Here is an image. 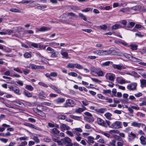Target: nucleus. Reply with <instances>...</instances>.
Returning a JSON list of instances; mask_svg holds the SVG:
<instances>
[{"label":"nucleus","mask_w":146,"mask_h":146,"mask_svg":"<svg viewBox=\"0 0 146 146\" xmlns=\"http://www.w3.org/2000/svg\"><path fill=\"white\" fill-rule=\"evenodd\" d=\"M35 1H31V0H25L24 1H21L20 2H19L17 3H21L23 4H24L25 3H34Z\"/></svg>","instance_id":"25"},{"label":"nucleus","mask_w":146,"mask_h":146,"mask_svg":"<svg viewBox=\"0 0 146 146\" xmlns=\"http://www.w3.org/2000/svg\"><path fill=\"white\" fill-rule=\"evenodd\" d=\"M49 45L51 46H58L59 45V43L55 42H51L49 43Z\"/></svg>","instance_id":"42"},{"label":"nucleus","mask_w":146,"mask_h":146,"mask_svg":"<svg viewBox=\"0 0 146 146\" xmlns=\"http://www.w3.org/2000/svg\"><path fill=\"white\" fill-rule=\"evenodd\" d=\"M36 55L40 59H42V58H44V57L42 56H41L40 54L39 53H36Z\"/></svg>","instance_id":"58"},{"label":"nucleus","mask_w":146,"mask_h":146,"mask_svg":"<svg viewBox=\"0 0 146 146\" xmlns=\"http://www.w3.org/2000/svg\"><path fill=\"white\" fill-rule=\"evenodd\" d=\"M141 143L145 145L146 144V141L145 140V137L143 136H141L140 138Z\"/></svg>","instance_id":"26"},{"label":"nucleus","mask_w":146,"mask_h":146,"mask_svg":"<svg viewBox=\"0 0 146 146\" xmlns=\"http://www.w3.org/2000/svg\"><path fill=\"white\" fill-rule=\"evenodd\" d=\"M121 122L119 121H116L111 125V128L114 129L121 128Z\"/></svg>","instance_id":"5"},{"label":"nucleus","mask_w":146,"mask_h":146,"mask_svg":"<svg viewBox=\"0 0 146 146\" xmlns=\"http://www.w3.org/2000/svg\"><path fill=\"white\" fill-rule=\"evenodd\" d=\"M25 88L30 91H32L34 89L31 86L28 85L26 86Z\"/></svg>","instance_id":"37"},{"label":"nucleus","mask_w":146,"mask_h":146,"mask_svg":"<svg viewBox=\"0 0 146 146\" xmlns=\"http://www.w3.org/2000/svg\"><path fill=\"white\" fill-rule=\"evenodd\" d=\"M86 110V108L84 107H83L82 108H78L75 110V112L77 113H81V112L83 111Z\"/></svg>","instance_id":"13"},{"label":"nucleus","mask_w":146,"mask_h":146,"mask_svg":"<svg viewBox=\"0 0 146 146\" xmlns=\"http://www.w3.org/2000/svg\"><path fill=\"white\" fill-rule=\"evenodd\" d=\"M24 56L26 58H31V55L29 53L26 52L24 54Z\"/></svg>","instance_id":"47"},{"label":"nucleus","mask_w":146,"mask_h":146,"mask_svg":"<svg viewBox=\"0 0 146 146\" xmlns=\"http://www.w3.org/2000/svg\"><path fill=\"white\" fill-rule=\"evenodd\" d=\"M66 133L70 136L73 137L74 136L73 133L71 131H67L66 132Z\"/></svg>","instance_id":"49"},{"label":"nucleus","mask_w":146,"mask_h":146,"mask_svg":"<svg viewBox=\"0 0 146 146\" xmlns=\"http://www.w3.org/2000/svg\"><path fill=\"white\" fill-rule=\"evenodd\" d=\"M110 133H118L119 132V131L116 130H111L110 131Z\"/></svg>","instance_id":"54"},{"label":"nucleus","mask_w":146,"mask_h":146,"mask_svg":"<svg viewBox=\"0 0 146 146\" xmlns=\"http://www.w3.org/2000/svg\"><path fill=\"white\" fill-rule=\"evenodd\" d=\"M116 141L115 140H113L110 142L109 146H115Z\"/></svg>","instance_id":"43"},{"label":"nucleus","mask_w":146,"mask_h":146,"mask_svg":"<svg viewBox=\"0 0 146 146\" xmlns=\"http://www.w3.org/2000/svg\"><path fill=\"white\" fill-rule=\"evenodd\" d=\"M67 15L70 19H71L72 17L76 18L77 17L76 15L73 12L68 13H67Z\"/></svg>","instance_id":"16"},{"label":"nucleus","mask_w":146,"mask_h":146,"mask_svg":"<svg viewBox=\"0 0 146 146\" xmlns=\"http://www.w3.org/2000/svg\"><path fill=\"white\" fill-rule=\"evenodd\" d=\"M19 139L20 141L27 140L28 139V137L26 136L21 137L19 138Z\"/></svg>","instance_id":"51"},{"label":"nucleus","mask_w":146,"mask_h":146,"mask_svg":"<svg viewBox=\"0 0 146 146\" xmlns=\"http://www.w3.org/2000/svg\"><path fill=\"white\" fill-rule=\"evenodd\" d=\"M49 86L52 89L56 91L57 93L59 94L61 93L60 90L55 86L50 85Z\"/></svg>","instance_id":"18"},{"label":"nucleus","mask_w":146,"mask_h":146,"mask_svg":"<svg viewBox=\"0 0 146 146\" xmlns=\"http://www.w3.org/2000/svg\"><path fill=\"white\" fill-rule=\"evenodd\" d=\"M98 96L99 98L102 100L105 99V97L101 94H99L98 95Z\"/></svg>","instance_id":"63"},{"label":"nucleus","mask_w":146,"mask_h":146,"mask_svg":"<svg viewBox=\"0 0 146 146\" xmlns=\"http://www.w3.org/2000/svg\"><path fill=\"white\" fill-rule=\"evenodd\" d=\"M66 67L69 68H74L75 67V64L69 63L66 66Z\"/></svg>","instance_id":"34"},{"label":"nucleus","mask_w":146,"mask_h":146,"mask_svg":"<svg viewBox=\"0 0 146 146\" xmlns=\"http://www.w3.org/2000/svg\"><path fill=\"white\" fill-rule=\"evenodd\" d=\"M131 125L135 127H137L139 128L140 127L141 125L142 126H144L145 125L144 124L139 123L135 122H132L131 123Z\"/></svg>","instance_id":"10"},{"label":"nucleus","mask_w":146,"mask_h":146,"mask_svg":"<svg viewBox=\"0 0 146 146\" xmlns=\"http://www.w3.org/2000/svg\"><path fill=\"white\" fill-rule=\"evenodd\" d=\"M112 66L114 68L119 70L126 68V67L123 64H116L113 63Z\"/></svg>","instance_id":"8"},{"label":"nucleus","mask_w":146,"mask_h":146,"mask_svg":"<svg viewBox=\"0 0 146 146\" xmlns=\"http://www.w3.org/2000/svg\"><path fill=\"white\" fill-rule=\"evenodd\" d=\"M100 133L102 134L105 136H106L107 137H109L110 136V135L109 133H106L103 131H101Z\"/></svg>","instance_id":"53"},{"label":"nucleus","mask_w":146,"mask_h":146,"mask_svg":"<svg viewBox=\"0 0 146 146\" xmlns=\"http://www.w3.org/2000/svg\"><path fill=\"white\" fill-rule=\"evenodd\" d=\"M121 142H117V144L118 146H123V140H121Z\"/></svg>","instance_id":"64"},{"label":"nucleus","mask_w":146,"mask_h":146,"mask_svg":"<svg viewBox=\"0 0 146 146\" xmlns=\"http://www.w3.org/2000/svg\"><path fill=\"white\" fill-rule=\"evenodd\" d=\"M60 53L62 56V58H67L68 56V53L66 52H61Z\"/></svg>","instance_id":"28"},{"label":"nucleus","mask_w":146,"mask_h":146,"mask_svg":"<svg viewBox=\"0 0 146 146\" xmlns=\"http://www.w3.org/2000/svg\"><path fill=\"white\" fill-rule=\"evenodd\" d=\"M128 139L129 141H130L134 139L136 137V135L135 134L133 133L132 132H131L130 134H128Z\"/></svg>","instance_id":"11"},{"label":"nucleus","mask_w":146,"mask_h":146,"mask_svg":"<svg viewBox=\"0 0 146 146\" xmlns=\"http://www.w3.org/2000/svg\"><path fill=\"white\" fill-rule=\"evenodd\" d=\"M128 47H130L132 50H136L137 49L138 46L135 44H131Z\"/></svg>","instance_id":"19"},{"label":"nucleus","mask_w":146,"mask_h":146,"mask_svg":"<svg viewBox=\"0 0 146 146\" xmlns=\"http://www.w3.org/2000/svg\"><path fill=\"white\" fill-rule=\"evenodd\" d=\"M112 96L116 97V94L117 93L116 90L115 89L113 88V89L112 91Z\"/></svg>","instance_id":"48"},{"label":"nucleus","mask_w":146,"mask_h":146,"mask_svg":"<svg viewBox=\"0 0 146 146\" xmlns=\"http://www.w3.org/2000/svg\"><path fill=\"white\" fill-rule=\"evenodd\" d=\"M95 73L97 74L98 76H104L103 72L100 68L97 69Z\"/></svg>","instance_id":"14"},{"label":"nucleus","mask_w":146,"mask_h":146,"mask_svg":"<svg viewBox=\"0 0 146 146\" xmlns=\"http://www.w3.org/2000/svg\"><path fill=\"white\" fill-rule=\"evenodd\" d=\"M60 128L61 129L64 130H68L70 129V128L69 126L64 124H62L60 125Z\"/></svg>","instance_id":"12"},{"label":"nucleus","mask_w":146,"mask_h":146,"mask_svg":"<svg viewBox=\"0 0 146 146\" xmlns=\"http://www.w3.org/2000/svg\"><path fill=\"white\" fill-rule=\"evenodd\" d=\"M75 67L78 69H82L83 68V66L78 64H75Z\"/></svg>","instance_id":"39"},{"label":"nucleus","mask_w":146,"mask_h":146,"mask_svg":"<svg viewBox=\"0 0 146 146\" xmlns=\"http://www.w3.org/2000/svg\"><path fill=\"white\" fill-rule=\"evenodd\" d=\"M42 107L40 106H38L37 107L36 109L35 110V112L37 113H38L39 112L42 111L40 110V108Z\"/></svg>","instance_id":"40"},{"label":"nucleus","mask_w":146,"mask_h":146,"mask_svg":"<svg viewBox=\"0 0 146 146\" xmlns=\"http://www.w3.org/2000/svg\"><path fill=\"white\" fill-rule=\"evenodd\" d=\"M106 111V109L105 108H101L100 109L98 110V112L101 113H104L105 111Z\"/></svg>","instance_id":"57"},{"label":"nucleus","mask_w":146,"mask_h":146,"mask_svg":"<svg viewBox=\"0 0 146 146\" xmlns=\"http://www.w3.org/2000/svg\"><path fill=\"white\" fill-rule=\"evenodd\" d=\"M137 85V84L136 83H131L127 86V88L129 90H136Z\"/></svg>","instance_id":"3"},{"label":"nucleus","mask_w":146,"mask_h":146,"mask_svg":"<svg viewBox=\"0 0 146 146\" xmlns=\"http://www.w3.org/2000/svg\"><path fill=\"white\" fill-rule=\"evenodd\" d=\"M25 125L26 126H28L30 127L37 129V127L35 126L34 125H33L31 123H25Z\"/></svg>","instance_id":"24"},{"label":"nucleus","mask_w":146,"mask_h":146,"mask_svg":"<svg viewBox=\"0 0 146 146\" xmlns=\"http://www.w3.org/2000/svg\"><path fill=\"white\" fill-rule=\"evenodd\" d=\"M118 82L121 84H124L125 83V80L124 79H121Z\"/></svg>","instance_id":"62"},{"label":"nucleus","mask_w":146,"mask_h":146,"mask_svg":"<svg viewBox=\"0 0 146 146\" xmlns=\"http://www.w3.org/2000/svg\"><path fill=\"white\" fill-rule=\"evenodd\" d=\"M60 131L57 129L56 128H53L52 131H51L50 133L53 135H57L59 133Z\"/></svg>","instance_id":"15"},{"label":"nucleus","mask_w":146,"mask_h":146,"mask_svg":"<svg viewBox=\"0 0 146 146\" xmlns=\"http://www.w3.org/2000/svg\"><path fill=\"white\" fill-rule=\"evenodd\" d=\"M65 101V99L64 98H58L56 100V102L57 103H62Z\"/></svg>","instance_id":"22"},{"label":"nucleus","mask_w":146,"mask_h":146,"mask_svg":"<svg viewBox=\"0 0 146 146\" xmlns=\"http://www.w3.org/2000/svg\"><path fill=\"white\" fill-rule=\"evenodd\" d=\"M14 92L16 94H18V95H20V93H19L20 91L19 89L18 88H17L15 89L14 91Z\"/></svg>","instance_id":"56"},{"label":"nucleus","mask_w":146,"mask_h":146,"mask_svg":"<svg viewBox=\"0 0 146 146\" xmlns=\"http://www.w3.org/2000/svg\"><path fill=\"white\" fill-rule=\"evenodd\" d=\"M70 117L71 118L76 120H79L80 119H81V117L80 116H78L73 115H71Z\"/></svg>","instance_id":"35"},{"label":"nucleus","mask_w":146,"mask_h":146,"mask_svg":"<svg viewBox=\"0 0 146 146\" xmlns=\"http://www.w3.org/2000/svg\"><path fill=\"white\" fill-rule=\"evenodd\" d=\"M68 75L71 76L73 77H76L77 76V74L75 72H71L68 74Z\"/></svg>","instance_id":"46"},{"label":"nucleus","mask_w":146,"mask_h":146,"mask_svg":"<svg viewBox=\"0 0 146 146\" xmlns=\"http://www.w3.org/2000/svg\"><path fill=\"white\" fill-rule=\"evenodd\" d=\"M23 94L26 96L28 97H30L32 96V94L28 91L25 90L23 92Z\"/></svg>","instance_id":"23"},{"label":"nucleus","mask_w":146,"mask_h":146,"mask_svg":"<svg viewBox=\"0 0 146 146\" xmlns=\"http://www.w3.org/2000/svg\"><path fill=\"white\" fill-rule=\"evenodd\" d=\"M105 77L107 79L113 81L115 79V75L110 72H108L106 74Z\"/></svg>","instance_id":"6"},{"label":"nucleus","mask_w":146,"mask_h":146,"mask_svg":"<svg viewBox=\"0 0 146 146\" xmlns=\"http://www.w3.org/2000/svg\"><path fill=\"white\" fill-rule=\"evenodd\" d=\"M66 118L65 115H60L58 116V118L59 119L64 120Z\"/></svg>","instance_id":"41"},{"label":"nucleus","mask_w":146,"mask_h":146,"mask_svg":"<svg viewBox=\"0 0 146 146\" xmlns=\"http://www.w3.org/2000/svg\"><path fill=\"white\" fill-rule=\"evenodd\" d=\"M112 115V114L109 112L107 113L104 114V116L106 118L109 120H111V116Z\"/></svg>","instance_id":"29"},{"label":"nucleus","mask_w":146,"mask_h":146,"mask_svg":"<svg viewBox=\"0 0 146 146\" xmlns=\"http://www.w3.org/2000/svg\"><path fill=\"white\" fill-rule=\"evenodd\" d=\"M38 84L40 86H42L46 88H47L48 87V85L47 84L42 82H39Z\"/></svg>","instance_id":"45"},{"label":"nucleus","mask_w":146,"mask_h":146,"mask_svg":"<svg viewBox=\"0 0 146 146\" xmlns=\"http://www.w3.org/2000/svg\"><path fill=\"white\" fill-rule=\"evenodd\" d=\"M98 29H100L103 30H106L107 28V26L105 25H102L96 26Z\"/></svg>","instance_id":"30"},{"label":"nucleus","mask_w":146,"mask_h":146,"mask_svg":"<svg viewBox=\"0 0 146 146\" xmlns=\"http://www.w3.org/2000/svg\"><path fill=\"white\" fill-rule=\"evenodd\" d=\"M51 76L56 77L57 76V73L56 72H52L50 73Z\"/></svg>","instance_id":"55"},{"label":"nucleus","mask_w":146,"mask_h":146,"mask_svg":"<svg viewBox=\"0 0 146 146\" xmlns=\"http://www.w3.org/2000/svg\"><path fill=\"white\" fill-rule=\"evenodd\" d=\"M110 54H111L113 55H119V54L120 53L119 49L115 48H110Z\"/></svg>","instance_id":"4"},{"label":"nucleus","mask_w":146,"mask_h":146,"mask_svg":"<svg viewBox=\"0 0 146 146\" xmlns=\"http://www.w3.org/2000/svg\"><path fill=\"white\" fill-rule=\"evenodd\" d=\"M140 82L141 83V85L142 87L146 86V80L145 79H143L140 80Z\"/></svg>","instance_id":"33"},{"label":"nucleus","mask_w":146,"mask_h":146,"mask_svg":"<svg viewBox=\"0 0 146 146\" xmlns=\"http://www.w3.org/2000/svg\"><path fill=\"white\" fill-rule=\"evenodd\" d=\"M121 27V26L118 24H115L112 27V29L116 30Z\"/></svg>","instance_id":"31"},{"label":"nucleus","mask_w":146,"mask_h":146,"mask_svg":"<svg viewBox=\"0 0 146 146\" xmlns=\"http://www.w3.org/2000/svg\"><path fill=\"white\" fill-rule=\"evenodd\" d=\"M113 63L112 62L108 61L102 63L101 65L102 66H109L110 64H111L112 65Z\"/></svg>","instance_id":"20"},{"label":"nucleus","mask_w":146,"mask_h":146,"mask_svg":"<svg viewBox=\"0 0 146 146\" xmlns=\"http://www.w3.org/2000/svg\"><path fill=\"white\" fill-rule=\"evenodd\" d=\"M51 29L50 27H48L43 26L40 29V31L41 32L44 31L49 30Z\"/></svg>","instance_id":"27"},{"label":"nucleus","mask_w":146,"mask_h":146,"mask_svg":"<svg viewBox=\"0 0 146 146\" xmlns=\"http://www.w3.org/2000/svg\"><path fill=\"white\" fill-rule=\"evenodd\" d=\"M141 8V6L140 5H137V6L133 7L131 9L135 11H138L140 10Z\"/></svg>","instance_id":"17"},{"label":"nucleus","mask_w":146,"mask_h":146,"mask_svg":"<svg viewBox=\"0 0 146 146\" xmlns=\"http://www.w3.org/2000/svg\"><path fill=\"white\" fill-rule=\"evenodd\" d=\"M33 69H37V66L34 64H31L29 65Z\"/></svg>","instance_id":"50"},{"label":"nucleus","mask_w":146,"mask_h":146,"mask_svg":"<svg viewBox=\"0 0 146 146\" xmlns=\"http://www.w3.org/2000/svg\"><path fill=\"white\" fill-rule=\"evenodd\" d=\"M46 50L48 51H50V53H53V52H54L55 51L54 49L50 47H47Z\"/></svg>","instance_id":"52"},{"label":"nucleus","mask_w":146,"mask_h":146,"mask_svg":"<svg viewBox=\"0 0 146 146\" xmlns=\"http://www.w3.org/2000/svg\"><path fill=\"white\" fill-rule=\"evenodd\" d=\"M97 122L100 125L104 127H107V125L105 122L101 118H97Z\"/></svg>","instance_id":"9"},{"label":"nucleus","mask_w":146,"mask_h":146,"mask_svg":"<svg viewBox=\"0 0 146 146\" xmlns=\"http://www.w3.org/2000/svg\"><path fill=\"white\" fill-rule=\"evenodd\" d=\"M94 138L92 136H90L88 137V140L90 143H94Z\"/></svg>","instance_id":"32"},{"label":"nucleus","mask_w":146,"mask_h":146,"mask_svg":"<svg viewBox=\"0 0 146 146\" xmlns=\"http://www.w3.org/2000/svg\"><path fill=\"white\" fill-rule=\"evenodd\" d=\"M10 11L11 12H20L21 11L20 10L17 9H10Z\"/></svg>","instance_id":"44"},{"label":"nucleus","mask_w":146,"mask_h":146,"mask_svg":"<svg viewBox=\"0 0 146 146\" xmlns=\"http://www.w3.org/2000/svg\"><path fill=\"white\" fill-rule=\"evenodd\" d=\"M130 8L128 7L125 8H122L119 10V12H122L123 13H126L128 11H130Z\"/></svg>","instance_id":"21"},{"label":"nucleus","mask_w":146,"mask_h":146,"mask_svg":"<svg viewBox=\"0 0 146 146\" xmlns=\"http://www.w3.org/2000/svg\"><path fill=\"white\" fill-rule=\"evenodd\" d=\"M139 106H146V101H143L141 103H139Z\"/></svg>","instance_id":"61"},{"label":"nucleus","mask_w":146,"mask_h":146,"mask_svg":"<svg viewBox=\"0 0 146 146\" xmlns=\"http://www.w3.org/2000/svg\"><path fill=\"white\" fill-rule=\"evenodd\" d=\"M97 69L93 66H91L90 67V70L91 71V72L95 73Z\"/></svg>","instance_id":"38"},{"label":"nucleus","mask_w":146,"mask_h":146,"mask_svg":"<svg viewBox=\"0 0 146 146\" xmlns=\"http://www.w3.org/2000/svg\"><path fill=\"white\" fill-rule=\"evenodd\" d=\"M62 140L65 146H72L73 144L71 143V140L68 137H66Z\"/></svg>","instance_id":"2"},{"label":"nucleus","mask_w":146,"mask_h":146,"mask_svg":"<svg viewBox=\"0 0 146 146\" xmlns=\"http://www.w3.org/2000/svg\"><path fill=\"white\" fill-rule=\"evenodd\" d=\"M74 102L71 99H68L64 104V107L66 108L68 107H72V105L74 104Z\"/></svg>","instance_id":"7"},{"label":"nucleus","mask_w":146,"mask_h":146,"mask_svg":"<svg viewBox=\"0 0 146 146\" xmlns=\"http://www.w3.org/2000/svg\"><path fill=\"white\" fill-rule=\"evenodd\" d=\"M79 16L81 18L84 20L85 21H87L86 17L84 16L83 14L81 13H79Z\"/></svg>","instance_id":"36"},{"label":"nucleus","mask_w":146,"mask_h":146,"mask_svg":"<svg viewBox=\"0 0 146 146\" xmlns=\"http://www.w3.org/2000/svg\"><path fill=\"white\" fill-rule=\"evenodd\" d=\"M33 139L37 143H39L40 142L39 139L37 137L35 136L34 137Z\"/></svg>","instance_id":"60"},{"label":"nucleus","mask_w":146,"mask_h":146,"mask_svg":"<svg viewBox=\"0 0 146 146\" xmlns=\"http://www.w3.org/2000/svg\"><path fill=\"white\" fill-rule=\"evenodd\" d=\"M13 70L18 72L20 73H22V72L21 70L18 68H14Z\"/></svg>","instance_id":"59"},{"label":"nucleus","mask_w":146,"mask_h":146,"mask_svg":"<svg viewBox=\"0 0 146 146\" xmlns=\"http://www.w3.org/2000/svg\"><path fill=\"white\" fill-rule=\"evenodd\" d=\"M124 56L126 58L134 62H139L141 61V59L136 58L133 56H132L130 54L127 53H125L123 54Z\"/></svg>","instance_id":"1"}]
</instances>
